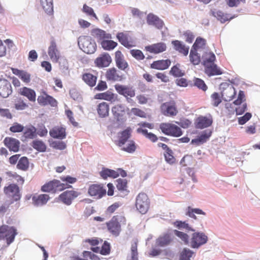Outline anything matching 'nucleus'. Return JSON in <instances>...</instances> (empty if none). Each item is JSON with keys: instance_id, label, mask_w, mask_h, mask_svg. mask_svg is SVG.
<instances>
[{"instance_id": "393cba45", "label": "nucleus", "mask_w": 260, "mask_h": 260, "mask_svg": "<svg viewBox=\"0 0 260 260\" xmlns=\"http://www.w3.org/2000/svg\"><path fill=\"white\" fill-rule=\"evenodd\" d=\"M171 44L175 51L185 56L188 55L189 47L186 46L183 42L179 40H173L171 42Z\"/></svg>"}, {"instance_id": "052dcab7", "label": "nucleus", "mask_w": 260, "mask_h": 260, "mask_svg": "<svg viewBox=\"0 0 260 260\" xmlns=\"http://www.w3.org/2000/svg\"><path fill=\"white\" fill-rule=\"evenodd\" d=\"M180 64H177L174 66L171 69L170 73L175 77H182L184 75V73L179 69Z\"/></svg>"}, {"instance_id": "473e14b6", "label": "nucleus", "mask_w": 260, "mask_h": 260, "mask_svg": "<svg viewBox=\"0 0 260 260\" xmlns=\"http://www.w3.org/2000/svg\"><path fill=\"white\" fill-rule=\"evenodd\" d=\"M13 74L17 76L24 83L28 84L31 80V75L29 73L24 70H20L16 68H12Z\"/></svg>"}, {"instance_id": "c03bdc74", "label": "nucleus", "mask_w": 260, "mask_h": 260, "mask_svg": "<svg viewBox=\"0 0 260 260\" xmlns=\"http://www.w3.org/2000/svg\"><path fill=\"white\" fill-rule=\"evenodd\" d=\"M136 131L138 134H142L152 142H156L158 139V137L155 134L151 132L148 133L147 129H143L142 127L138 128Z\"/></svg>"}, {"instance_id": "8fccbe9b", "label": "nucleus", "mask_w": 260, "mask_h": 260, "mask_svg": "<svg viewBox=\"0 0 260 260\" xmlns=\"http://www.w3.org/2000/svg\"><path fill=\"white\" fill-rule=\"evenodd\" d=\"M17 168L23 171H27L29 168L28 159L25 156L21 157L18 161Z\"/></svg>"}, {"instance_id": "c85d7f7f", "label": "nucleus", "mask_w": 260, "mask_h": 260, "mask_svg": "<svg viewBox=\"0 0 260 260\" xmlns=\"http://www.w3.org/2000/svg\"><path fill=\"white\" fill-rule=\"evenodd\" d=\"M49 134L53 138L63 139L66 137V128L60 126H55L50 131Z\"/></svg>"}, {"instance_id": "2f4dec72", "label": "nucleus", "mask_w": 260, "mask_h": 260, "mask_svg": "<svg viewBox=\"0 0 260 260\" xmlns=\"http://www.w3.org/2000/svg\"><path fill=\"white\" fill-rule=\"evenodd\" d=\"M171 61L170 59H161L153 61L150 64V68L158 70H164L168 69L171 65Z\"/></svg>"}, {"instance_id": "ddd939ff", "label": "nucleus", "mask_w": 260, "mask_h": 260, "mask_svg": "<svg viewBox=\"0 0 260 260\" xmlns=\"http://www.w3.org/2000/svg\"><path fill=\"white\" fill-rule=\"evenodd\" d=\"M37 101L40 105L43 106L49 105L52 107H56L57 105V101L45 91L42 92L41 94L38 96Z\"/></svg>"}, {"instance_id": "7c9ffc66", "label": "nucleus", "mask_w": 260, "mask_h": 260, "mask_svg": "<svg viewBox=\"0 0 260 260\" xmlns=\"http://www.w3.org/2000/svg\"><path fill=\"white\" fill-rule=\"evenodd\" d=\"M106 77L107 80L115 81H121L122 76L120 75V73L115 68H110L107 70L106 73Z\"/></svg>"}, {"instance_id": "6e6552de", "label": "nucleus", "mask_w": 260, "mask_h": 260, "mask_svg": "<svg viewBox=\"0 0 260 260\" xmlns=\"http://www.w3.org/2000/svg\"><path fill=\"white\" fill-rule=\"evenodd\" d=\"M160 109L162 114L167 117H173L178 113L176 103L174 100L162 104Z\"/></svg>"}, {"instance_id": "f704fd0d", "label": "nucleus", "mask_w": 260, "mask_h": 260, "mask_svg": "<svg viewBox=\"0 0 260 260\" xmlns=\"http://www.w3.org/2000/svg\"><path fill=\"white\" fill-rule=\"evenodd\" d=\"M91 250L95 253H100L102 255H107L110 254L111 251V246L109 243L105 241L102 245L101 248L99 247H91Z\"/></svg>"}, {"instance_id": "4be33fe9", "label": "nucleus", "mask_w": 260, "mask_h": 260, "mask_svg": "<svg viewBox=\"0 0 260 260\" xmlns=\"http://www.w3.org/2000/svg\"><path fill=\"white\" fill-rule=\"evenodd\" d=\"M148 25H153L158 29H161L164 25L163 21L153 13H149L146 17Z\"/></svg>"}, {"instance_id": "ea45409f", "label": "nucleus", "mask_w": 260, "mask_h": 260, "mask_svg": "<svg viewBox=\"0 0 260 260\" xmlns=\"http://www.w3.org/2000/svg\"><path fill=\"white\" fill-rule=\"evenodd\" d=\"M101 177L104 179H107L108 177L116 178L119 176L118 172L116 171L104 168L100 172Z\"/></svg>"}, {"instance_id": "dca6fc26", "label": "nucleus", "mask_w": 260, "mask_h": 260, "mask_svg": "<svg viewBox=\"0 0 260 260\" xmlns=\"http://www.w3.org/2000/svg\"><path fill=\"white\" fill-rule=\"evenodd\" d=\"M116 38L121 44L127 48L136 46L135 42L126 33L118 32L116 35Z\"/></svg>"}, {"instance_id": "603ef678", "label": "nucleus", "mask_w": 260, "mask_h": 260, "mask_svg": "<svg viewBox=\"0 0 260 260\" xmlns=\"http://www.w3.org/2000/svg\"><path fill=\"white\" fill-rule=\"evenodd\" d=\"M173 225L179 230L185 229L187 231L194 232L195 230L189 226L186 221L177 220L173 223Z\"/></svg>"}, {"instance_id": "c9c22d12", "label": "nucleus", "mask_w": 260, "mask_h": 260, "mask_svg": "<svg viewBox=\"0 0 260 260\" xmlns=\"http://www.w3.org/2000/svg\"><path fill=\"white\" fill-rule=\"evenodd\" d=\"M205 72L209 76L219 75L222 72L215 63L205 67Z\"/></svg>"}, {"instance_id": "49530a36", "label": "nucleus", "mask_w": 260, "mask_h": 260, "mask_svg": "<svg viewBox=\"0 0 260 260\" xmlns=\"http://www.w3.org/2000/svg\"><path fill=\"white\" fill-rule=\"evenodd\" d=\"M114 94L110 91L97 93L94 95V99L98 100H104L112 102L114 100Z\"/></svg>"}, {"instance_id": "cd10ccee", "label": "nucleus", "mask_w": 260, "mask_h": 260, "mask_svg": "<svg viewBox=\"0 0 260 260\" xmlns=\"http://www.w3.org/2000/svg\"><path fill=\"white\" fill-rule=\"evenodd\" d=\"M18 93L22 96H24L30 102H34L36 100V92L34 89L27 87H23L19 89Z\"/></svg>"}, {"instance_id": "9b49d317", "label": "nucleus", "mask_w": 260, "mask_h": 260, "mask_svg": "<svg viewBox=\"0 0 260 260\" xmlns=\"http://www.w3.org/2000/svg\"><path fill=\"white\" fill-rule=\"evenodd\" d=\"M80 193L74 190H66L61 193L58 200L67 205H70L73 200L77 198Z\"/></svg>"}, {"instance_id": "423d86ee", "label": "nucleus", "mask_w": 260, "mask_h": 260, "mask_svg": "<svg viewBox=\"0 0 260 260\" xmlns=\"http://www.w3.org/2000/svg\"><path fill=\"white\" fill-rule=\"evenodd\" d=\"M78 44L83 51L86 53L92 54L96 50V44L89 37H80L78 41Z\"/></svg>"}, {"instance_id": "a18cd8bd", "label": "nucleus", "mask_w": 260, "mask_h": 260, "mask_svg": "<svg viewBox=\"0 0 260 260\" xmlns=\"http://www.w3.org/2000/svg\"><path fill=\"white\" fill-rule=\"evenodd\" d=\"M41 5L45 12L51 14L53 12V0H40Z\"/></svg>"}, {"instance_id": "5701e85b", "label": "nucleus", "mask_w": 260, "mask_h": 260, "mask_svg": "<svg viewBox=\"0 0 260 260\" xmlns=\"http://www.w3.org/2000/svg\"><path fill=\"white\" fill-rule=\"evenodd\" d=\"M50 199V197L47 194H35L32 197V203L35 206H43L46 205Z\"/></svg>"}, {"instance_id": "2eb2a0df", "label": "nucleus", "mask_w": 260, "mask_h": 260, "mask_svg": "<svg viewBox=\"0 0 260 260\" xmlns=\"http://www.w3.org/2000/svg\"><path fill=\"white\" fill-rule=\"evenodd\" d=\"M213 122L211 116L209 117L200 116L194 120V126L196 128L203 129L211 126Z\"/></svg>"}, {"instance_id": "58836bf2", "label": "nucleus", "mask_w": 260, "mask_h": 260, "mask_svg": "<svg viewBox=\"0 0 260 260\" xmlns=\"http://www.w3.org/2000/svg\"><path fill=\"white\" fill-rule=\"evenodd\" d=\"M127 260H138V241L136 240L131 242L130 254Z\"/></svg>"}, {"instance_id": "69168bd1", "label": "nucleus", "mask_w": 260, "mask_h": 260, "mask_svg": "<svg viewBox=\"0 0 260 260\" xmlns=\"http://www.w3.org/2000/svg\"><path fill=\"white\" fill-rule=\"evenodd\" d=\"M28 107V105L20 99L16 101L14 104V107L17 110H23Z\"/></svg>"}, {"instance_id": "4d7b16f0", "label": "nucleus", "mask_w": 260, "mask_h": 260, "mask_svg": "<svg viewBox=\"0 0 260 260\" xmlns=\"http://www.w3.org/2000/svg\"><path fill=\"white\" fill-rule=\"evenodd\" d=\"M31 146L40 152H44L46 149V145L42 141L39 140L34 141L32 142Z\"/></svg>"}, {"instance_id": "a878e982", "label": "nucleus", "mask_w": 260, "mask_h": 260, "mask_svg": "<svg viewBox=\"0 0 260 260\" xmlns=\"http://www.w3.org/2000/svg\"><path fill=\"white\" fill-rule=\"evenodd\" d=\"M115 61L117 68L121 70H125L128 67V63L124 59L122 52L119 50L116 51L115 53Z\"/></svg>"}, {"instance_id": "680f3d73", "label": "nucleus", "mask_w": 260, "mask_h": 260, "mask_svg": "<svg viewBox=\"0 0 260 260\" xmlns=\"http://www.w3.org/2000/svg\"><path fill=\"white\" fill-rule=\"evenodd\" d=\"M212 104L213 106L217 107L221 103V98L217 92H214L211 95Z\"/></svg>"}, {"instance_id": "72a5a7b5", "label": "nucleus", "mask_w": 260, "mask_h": 260, "mask_svg": "<svg viewBox=\"0 0 260 260\" xmlns=\"http://www.w3.org/2000/svg\"><path fill=\"white\" fill-rule=\"evenodd\" d=\"M17 235L16 229L14 226L8 225L6 232L5 235V239L6 240L7 244L10 245L15 239V236Z\"/></svg>"}, {"instance_id": "13d9d810", "label": "nucleus", "mask_w": 260, "mask_h": 260, "mask_svg": "<svg viewBox=\"0 0 260 260\" xmlns=\"http://www.w3.org/2000/svg\"><path fill=\"white\" fill-rule=\"evenodd\" d=\"M94 34L95 37L100 41L104 40V39H110L111 35L110 34H107L106 32L103 30L101 29H96L94 31Z\"/></svg>"}, {"instance_id": "9d476101", "label": "nucleus", "mask_w": 260, "mask_h": 260, "mask_svg": "<svg viewBox=\"0 0 260 260\" xmlns=\"http://www.w3.org/2000/svg\"><path fill=\"white\" fill-rule=\"evenodd\" d=\"M88 193L94 199H99L106 195V190L102 184H92L88 187Z\"/></svg>"}, {"instance_id": "338daca9", "label": "nucleus", "mask_w": 260, "mask_h": 260, "mask_svg": "<svg viewBox=\"0 0 260 260\" xmlns=\"http://www.w3.org/2000/svg\"><path fill=\"white\" fill-rule=\"evenodd\" d=\"M194 85L203 91H206L207 89V85L204 81L201 79L195 78L194 79Z\"/></svg>"}, {"instance_id": "aec40b11", "label": "nucleus", "mask_w": 260, "mask_h": 260, "mask_svg": "<svg viewBox=\"0 0 260 260\" xmlns=\"http://www.w3.org/2000/svg\"><path fill=\"white\" fill-rule=\"evenodd\" d=\"M37 136V128L32 125L25 126L22 136V141H26L35 139Z\"/></svg>"}, {"instance_id": "7ed1b4c3", "label": "nucleus", "mask_w": 260, "mask_h": 260, "mask_svg": "<svg viewBox=\"0 0 260 260\" xmlns=\"http://www.w3.org/2000/svg\"><path fill=\"white\" fill-rule=\"evenodd\" d=\"M126 219L123 214H117L112 217L111 220L106 223L108 231L113 235L118 236L121 231V226L125 225Z\"/></svg>"}, {"instance_id": "a19ab883", "label": "nucleus", "mask_w": 260, "mask_h": 260, "mask_svg": "<svg viewBox=\"0 0 260 260\" xmlns=\"http://www.w3.org/2000/svg\"><path fill=\"white\" fill-rule=\"evenodd\" d=\"M172 241L171 236L170 234H164L159 236L156 240V244L159 246H165L169 245Z\"/></svg>"}, {"instance_id": "bb28decb", "label": "nucleus", "mask_w": 260, "mask_h": 260, "mask_svg": "<svg viewBox=\"0 0 260 260\" xmlns=\"http://www.w3.org/2000/svg\"><path fill=\"white\" fill-rule=\"evenodd\" d=\"M112 59L110 55L108 53H104L96 58L94 61L95 64L99 68H104L109 66Z\"/></svg>"}, {"instance_id": "6e6d98bb", "label": "nucleus", "mask_w": 260, "mask_h": 260, "mask_svg": "<svg viewBox=\"0 0 260 260\" xmlns=\"http://www.w3.org/2000/svg\"><path fill=\"white\" fill-rule=\"evenodd\" d=\"M194 252L187 248H184L180 254V260H190Z\"/></svg>"}, {"instance_id": "f8f14e48", "label": "nucleus", "mask_w": 260, "mask_h": 260, "mask_svg": "<svg viewBox=\"0 0 260 260\" xmlns=\"http://www.w3.org/2000/svg\"><path fill=\"white\" fill-rule=\"evenodd\" d=\"M115 89L119 94L125 97L128 101L129 99L128 97L133 98L135 95V90L132 87L116 84L115 85Z\"/></svg>"}, {"instance_id": "0eeeda50", "label": "nucleus", "mask_w": 260, "mask_h": 260, "mask_svg": "<svg viewBox=\"0 0 260 260\" xmlns=\"http://www.w3.org/2000/svg\"><path fill=\"white\" fill-rule=\"evenodd\" d=\"M5 194L11 200V203L19 201L21 194L19 186L14 183H11L4 188Z\"/></svg>"}, {"instance_id": "774afa93", "label": "nucleus", "mask_w": 260, "mask_h": 260, "mask_svg": "<svg viewBox=\"0 0 260 260\" xmlns=\"http://www.w3.org/2000/svg\"><path fill=\"white\" fill-rule=\"evenodd\" d=\"M24 126L17 122H15L10 127V131L12 133H20L23 132L24 129Z\"/></svg>"}, {"instance_id": "6ab92c4d", "label": "nucleus", "mask_w": 260, "mask_h": 260, "mask_svg": "<svg viewBox=\"0 0 260 260\" xmlns=\"http://www.w3.org/2000/svg\"><path fill=\"white\" fill-rule=\"evenodd\" d=\"M145 50L150 53L159 54L167 50V45L164 42H159L145 46Z\"/></svg>"}, {"instance_id": "e433bc0d", "label": "nucleus", "mask_w": 260, "mask_h": 260, "mask_svg": "<svg viewBox=\"0 0 260 260\" xmlns=\"http://www.w3.org/2000/svg\"><path fill=\"white\" fill-rule=\"evenodd\" d=\"M213 15L221 23H224L227 21H229L236 17V16L231 15L230 14L224 13L221 11L213 12Z\"/></svg>"}, {"instance_id": "4c0bfd02", "label": "nucleus", "mask_w": 260, "mask_h": 260, "mask_svg": "<svg viewBox=\"0 0 260 260\" xmlns=\"http://www.w3.org/2000/svg\"><path fill=\"white\" fill-rule=\"evenodd\" d=\"M211 131H204L197 138L192 139L191 143L196 144L197 145L203 144L209 139L211 137Z\"/></svg>"}, {"instance_id": "f257e3e1", "label": "nucleus", "mask_w": 260, "mask_h": 260, "mask_svg": "<svg viewBox=\"0 0 260 260\" xmlns=\"http://www.w3.org/2000/svg\"><path fill=\"white\" fill-rule=\"evenodd\" d=\"M60 179L62 182L58 180L53 179L42 186L41 190L45 192L55 193L57 191H61L71 188V184L77 181V179L76 177L70 175L61 176Z\"/></svg>"}, {"instance_id": "4468645a", "label": "nucleus", "mask_w": 260, "mask_h": 260, "mask_svg": "<svg viewBox=\"0 0 260 260\" xmlns=\"http://www.w3.org/2000/svg\"><path fill=\"white\" fill-rule=\"evenodd\" d=\"M98 73L94 71L92 72H86L82 75V80L90 87H93L96 85Z\"/></svg>"}, {"instance_id": "79ce46f5", "label": "nucleus", "mask_w": 260, "mask_h": 260, "mask_svg": "<svg viewBox=\"0 0 260 260\" xmlns=\"http://www.w3.org/2000/svg\"><path fill=\"white\" fill-rule=\"evenodd\" d=\"M203 64L204 67L214 63L216 60L215 54L210 51L206 52L202 55Z\"/></svg>"}, {"instance_id": "a211bd4d", "label": "nucleus", "mask_w": 260, "mask_h": 260, "mask_svg": "<svg viewBox=\"0 0 260 260\" xmlns=\"http://www.w3.org/2000/svg\"><path fill=\"white\" fill-rule=\"evenodd\" d=\"M4 144L10 151L17 152L20 148V142L18 140L12 137H6L4 140Z\"/></svg>"}, {"instance_id": "37998d69", "label": "nucleus", "mask_w": 260, "mask_h": 260, "mask_svg": "<svg viewBox=\"0 0 260 260\" xmlns=\"http://www.w3.org/2000/svg\"><path fill=\"white\" fill-rule=\"evenodd\" d=\"M97 111L101 117H106L108 116L109 112V105L104 102L101 103L98 106Z\"/></svg>"}, {"instance_id": "09e8293b", "label": "nucleus", "mask_w": 260, "mask_h": 260, "mask_svg": "<svg viewBox=\"0 0 260 260\" xmlns=\"http://www.w3.org/2000/svg\"><path fill=\"white\" fill-rule=\"evenodd\" d=\"M121 150L129 153H134L137 149V145L133 140H129L127 143L121 147Z\"/></svg>"}, {"instance_id": "f3484780", "label": "nucleus", "mask_w": 260, "mask_h": 260, "mask_svg": "<svg viewBox=\"0 0 260 260\" xmlns=\"http://www.w3.org/2000/svg\"><path fill=\"white\" fill-rule=\"evenodd\" d=\"M12 92V88L10 82L6 79H0V95L6 98Z\"/></svg>"}, {"instance_id": "b1692460", "label": "nucleus", "mask_w": 260, "mask_h": 260, "mask_svg": "<svg viewBox=\"0 0 260 260\" xmlns=\"http://www.w3.org/2000/svg\"><path fill=\"white\" fill-rule=\"evenodd\" d=\"M132 129L131 127H127L124 131L118 133V140L116 142V145L119 147H122L131 136Z\"/></svg>"}, {"instance_id": "1a4fd4ad", "label": "nucleus", "mask_w": 260, "mask_h": 260, "mask_svg": "<svg viewBox=\"0 0 260 260\" xmlns=\"http://www.w3.org/2000/svg\"><path fill=\"white\" fill-rule=\"evenodd\" d=\"M208 240L207 235L203 232H194L190 240V246L192 248H198L203 245L205 244Z\"/></svg>"}, {"instance_id": "c756f323", "label": "nucleus", "mask_w": 260, "mask_h": 260, "mask_svg": "<svg viewBox=\"0 0 260 260\" xmlns=\"http://www.w3.org/2000/svg\"><path fill=\"white\" fill-rule=\"evenodd\" d=\"M112 113L114 118L119 121L122 120L125 115V111L124 106L121 104H117L112 108Z\"/></svg>"}, {"instance_id": "0e129e2a", "label": "nucleus", "mask_w": 260, "mask_h": 260, "mask_svg": "<svg viewBox=\"0 0 260 260\" xmlns=\"http://www.w3.org/2000/svg\"><path fill=\"white\" fill-rule=\"evenodd\" d=\"M175 235L183 241L185 244H188V236L187 234L177 230L174 231Z\"/></svg>"}, {"instance_id": "5fc2aeb1", "label": "nucleus", "mask_w": 260, "mask_h": 260, "mask_svg": "<svg viewBox=\"0 0 260 260\" xmlns=\"http://www.w3.org/2000/svg\"><path fill=\"white\" fill-rule=\"evenodd\" d=\"M116 188L119 191L128 192L127 190V181L126 179L119 178L116 180Z\"/></svg>"}, {"instance_id": "20e7f679", "label": "nucleus", "mask_w": 260, "mask_h": 260, "mask_svg": "<svg viewBox=\"0 0 260 260\" xmlns=\"http://www.w3.org/2000/svg\"><path fill=\"white\" fill-rule=\"evenodd\" d=\"M159 128L166 135L173 137H179L183 134L180 127L171 123H161L159 125Z\"/></svg>"}, {"instance_id": "e2e57ef3", "label": "nucleus", "mask_w": 260, "mask_h": 260, "mask_svg": "<svg viewBox=\"0 0 260 260\" xmlns=\"http://www.w3.org/2000/svg\"><path fill=\"white\" fill-rule=\"evenodd\" d=\"M173 154V152L171 149H169L167 151H165L164 153L166 161L170 164L175 163L176 160V159Z\"/></svg>"}, {"instance_id": "412c9836", "label": "nucleus", "mask_w": 260, "mask_h": 260, "mask_svg": "<svg viewBox=\"0 0 260 260\" xmlns=\"http://www.w3.org/2000/svg\"><path fill=\"white\" fill-rule=\"evenodd\" d=\"M236 94L235 88L231 85H226L225 87L223 88L221 92V98L225 101H231Z\"/></svg>"}, {"instance_id": "864d4df0", "label": "nucleus", "mask_w": 260, "mask_h": 260, "mask_svg": "<svg viewBox=\"0 0 260 260\" xmlns=\"http://www.w3.org/2000/svg\"><path fill=\"white\" fill-rule=\"evenodd\" d=\"M101 44L103 49L106 50H113L117 46V43L112 40H103Z\"/></svg>"}, {"instance_id": "de8ad7c7", "label": "nucleus", "mask_w": 260, "mask_h": 260, "mask_svg": "<svg viewBox=\"0 0 260 260\" xmlns=\"http://www.w3.org/2000/svg\"><path fill=\"white\" fill-rule=\"evenodd\" d=\"M206 45V40L201 37H198L192 45L191 49L196 51L205 49Z\"/></svg>"}, {"instance_id": "39448f33", "label": "nucleus", "mask_w": 260, "mask_h": 260, "mask_svg": "<svg viewBox=\"0 0 260 260\" xmlns=\"http://www.w3.org/2000/svg\"><path fill=\"white\" fill-rule=\"evenodd\" d=\"M135 205L141 213L144 214L147 213L150 206V200L148 196L144 192L139 193L136 197Z\"/></svg>"}, {"instance_id": "f03ea898", "label": "nucleus", "mask_w": 260, "mask_h": 260, "mask_svg": "<svg viewBox=\"0 0 260 260\" xmlns=\"http://www.w3.org/2000/svg\"><path fill=\"white\" fill-rule=\"evenodd\" d=\"M48 54L51 60L53 62H58L60 68L62 69H68V60L67 59L61 57L56 42L53 38H51L50 45L48 47Z\"/></svg>"}, {"instance_id": "bf43d9fd", "label": "nucleus", "mask_w": 260, "mask_h": 260, "mask_svg": "<svg viewBox=\"0 0 260 260\" xmlns=\"http://www.w3.org/2000/svg\"><path fill=\"white\" fill-rule=\"evenodd\" d=\"M132 56L138 60H141L144 59L145 55L140 50L133 49L130 51Z\"/></svg>"}, {"instance_id": "3c124183", "label": "nucleus", "mask_w": 260, "mask_h": 260, "mask_svg": "<svg viewBox=\"0 0 260 260\" xmlns=\"http://www.w3.org/2000/svg\"><path fill=\"white\" fill-rule=\"evenodd\" d=\"M196 50H190L189 57L190 62L193 65H198L201 62V57Z\"/></svg>"}]
</instances>
